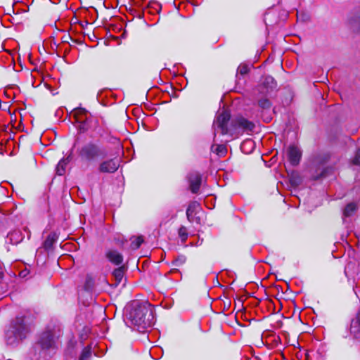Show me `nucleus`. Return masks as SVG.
<instances>
[{"label": "nucleus", "mask_w": 360, "mask_h": 360, "mask_svg": "<svg viewBox=\"0 0 360 360\" xmlns=\"http://www.w3.org/2000/svg\"><path fill=\"white\" fill-rule=\"evenodd\" d=\"M350 333L355 338L360 339V311L356 317L352 321Z\"/></svg>", "instance_id": "nucleus-11"}, {"label": "nucleus", "mask_w": 360, "mask_h": 360, "mask_svg": "<svg viewBox=\"0 0 360 360\" xmlns=\"http://www.w3.org/2000/svg\"><path fill=\"white\" fill-rule=\"evenodd\" d=\"M325 176L324 173L323 172L322 174H321V176Z\"/></svg>", "instance_id": "nucleus-33"}, {"label": "nucleus", "mask_w": 360, "mask_h": 360, "mask_svg": "<svg viewBox=\"0 0 360 360\" xmlns=\"http://www.w3.org/2000/svg\"><path fill=\"white\" fill-rule=\"evenodd\" d=\"M120 167V160L118 158H113L109 160L103 162L99 166V170L105 173H113Z\"/></svg>", "instance_id": "nucleus-7"}, {"label": "nucleus", "mask_w": 360, "mask_h": 360, "mask_svg": "<svg viewBox=\"0 0 360 360\" xmlns=\"http://www.w3.org/2000/svg\"><path fill=\"white\" fill-rule=\"evenodd\" d=\"M266 81L267 83H271L272 84H276V82L274 81V79L273 77H266Z\"/></svg>", "instance_id": "nucleus-28"}, {"label": "nucleus", "mask_w": 360, "mask_h": 360, "mask_svg": "<svg viewBox=\"0 0 360 360\" xmlns=\"http://www.w3.org/2000/svg\"><path fill=\"white\" fill-rule=\"evenodd\" d=\"M79 155L83 160L91 161L99 157H105L106 153L98 145L89 143L81 148Z\"/></svg>", "instance_id": "nucleus-6"}, {"label": "nucleus", "mask_w": 360, "mask_h": 360, "mask_svg": "<svg viewBox=\"0 0 360 360\" xmlns=\"http://www.w3.org/2000/svg\"><path fill=\"white\" fill-rule=\"evenodd\" d=\"M30 330V326L25 318L22 316L16 317L6 333L7 344L10 345L18 344L26 338Z\"/></svg>", "instance_id": "nucleus-3"}, {"label": "nucleus", "mask_w": 360, "mask_h": 360, "mask_svg": "<svg viewBox=\"0 0 360 360\" xmlns=\"http://www.w3.org/2000/svg\"><path fill=\"white\" fill-rule=\"evenodd\" d=\"M62 332L59 326H49L41 334L37 345L43 351L54 349Z\"/></svg>", "instance_id": "nucleus-4"}, {"label": "nucleus", "mask_w": 360, "mask_h": 360, "mask_svg": "<svg viewBox=\"0 0 360 360\" xmlns=\"http://www.w3.org/2000/svg\"><path fill=\"white\" fill-rule=\"evenodd\" d=\"M91 356L90 349L86 347L83 349L79 360H88Z\"/></svg>", "instance_id": "nucleus-21"}, {"label": "nucleus", "mask_w": 360, "mask_h": 360, "mask_svg": "<svg viewBox=\"0 0 360 360\" xmlns=\"http://www.w3.org/2000/svg\"><path fill=\"white\" fill-rule=\"evenodd\" d=\"M179 236L183 243H184L188 238L187 229L185 226H181L179 229Z\"/></svg>", "instance_id": "nucleus-20"}, {"label": "nucleus", "mask_w": 360, "mask_h": 360, "mask_svg": "<svg viewBox=\"0 0 360 360\" xmlns=\"http://www.w3.org/2000/svg\"><path fill=\"white\" fill-rule=\"evenodd\" d=\"M106 257L110 262L115 264V265L122 264L123 261L122 255L115 250H108L106 252Z\"/></svg>", "instance_id": "nucleus-12"}, {"label": "nucleus", "mask_w": 360, "mask_h": 360, "mask_svg": "<svg viewBox=\"0 0 360 360\" xmlns=\"http://www.w3.org/2000/svg\"><path fill=\"white\" fill-rule=\"evenodd\" d=\"M249 71V68L246 65H240L238 68V72L242 75L247 74Z\"/></svg>", "instance_id": "nucleus-24"}, {"label": "nucleus", "mask_w": 360, "mask_h": 360, "mask_svg": "<svg viewBox=\"0 0 360 360\" xmlns=\"http://www.w3.org/2000/svg\"><path fill=\"white\" fill-rule=\"evenodd\" d=\"M255 145V143L252 141V140H246L245 141L243 142L242 145H241V148L243 150H244L245 147L246 146H249L250 148H253Z\"/></svg>", "instance_id": "nucleus-26"}, {"label": "nucleus", "mask_w": 360, "mask_h": 360, "mask_svg": "<svg viewBox=\"0 0 360 360\" xmlns=\"http://www.w3.org/2000/svg\"><path fill=\"white\" fill-rule=\"evenodd\" d=\"M259 105L263 109H267L270 108L271 103L268 99L264 98L259 101Z\"/></svg>", "instance_id": "nucleus-23"}, {"label": "nucleus", "mask_w": 360, "mask_h": 360, "mask_svg": "<svg viewBox=\"0 0 360 360\" xmlns=\"http://www.w3.org/2000/svg\"><path fill=\"white\" fill-rule=\"evenodd\" d=\"M127 319L139 332H144L155 322L153 308L148 302H134L127 309Z\"/></svg>", "instance_id": "nucleus-1"}, {"label": "nucleus", "mask_w": 360, "mask_h": 360, "mask_svg": "<svg viewBox=\"0 0 360 360\" xmlns=\"http://www.w3.org/2000/svg\"><path fill=\"white\" fill-rule=\"evenodd\" d=\"M131 245L130 247L132 250L138 249L143 242V239L141 236H134L130 238Z\"/></svg>", "instance_id": "nucleus-18"}, {"label": "nucleus", "mask_w": 360, "mask_h": 360, "mask_svg": "<svg viewBox=\"0 0 360 360\" xmlns=\"http://www.w3.org/2000/svg\"><path fill=\"white\" fill-rule=\"evenodd\" d=\"M72 115L77 124V128L80 133L87 131L91 128V115L89 111L83 108H76L72 112Z\"/></svg>", "instance_id": "nucleus-5"}, {"label": "nucleus", "mask_w": 360, "mask_h": 360, "mask_svg": "<svg viewBox=\"0 0 360 360\" xmlns=\"http://www.w3.org/2000/svg\"><path fill=\"white\" fill-rule=\"evenodd\" d=\"M211 150L219 157L224 156L227 152V149L224 145H213L211 148Z\"/></svg>", "instance_id": "nucleus-17"}, {"label": "nucleus", "mask_w": 360, "mask_h": 360, "mask_svg": "<svg viewBox=\"0 0 360 360\" xmlns=\"http://www.w3.org/2000/svg\"><path fill=\"white\" fill-rule=\"evenodd\" d=\"M58 235L55 232H52L49 234L46 239L44 242V248L46 250H50L53 248V244L57 241L58 240Z\"/></svg>", "instance_id": "nucleus-15"}, {"label": "nucleus", "mask_w": 360, "mask_h": 360, "mask_svg": "<svg viewBox=\"0 0 360 360\" xmlns=\"http://www.w3.org/2000/svg\"><path fill=\"white\" fill-rule=\"evenodd\" d=\"M352 163L356 165H360V150L356 151L354 158L352 159Z\"/></svg>", "instance_id": "nucleus-25"}, {"label": "nucleus", "mask_w": 360, "mask_h": 360, "mask_svg": "<svg viewBox=\"0 0 360 360\" xmlns=\"http://www.w3.org/2000/svg\"><path fill=\"white\" fill-rule=\"evenodd\" d=\"M3 276H4L3 266H2L1 262H0V279L2 278Z\"/></svg>", "instance_id": "nucleus-31"}, {"label": "nucleus", "mask_w": 360, "mask_h": 360, "mask_svg": "<svg viewBox=\"0 0 360 360\" xmlns=\"http://www.w3.org/2000/svg\"><path fill=\"white\" fill-rule=\"evenodd\" d=\"M186 258L184 255L179 256L172 262V264L176 266H180L186 262Z\"/></svg>", "instance_id": "nucleus-22"}, {"label": "nucleus", "mask_w": 360, "mask_h": 360, "mask_svg": "<svg viewBox=\"0 0 360 360\" xmlns=\"http://www.w3.org/2000/svg\"><path fill=\"white\" fill-rule=\"evenodd\" d=\"M27 269H25V270L21 271L20 272V277H25V276H27Z\"/></svg>", "instance_id": "nucleus-29"}, {"label": "nucleus", "mask_w": 360, "mask_h": 360, "mask_svg": "<svg viewBox=\"0 0 360 360\" xmlns=\"http://www.w3.org/2000/svg\"><path fill=\"white\" fill-rule=\"evenodd\" d=\"M356 22V20H352V21L351 22V24L353 25V26H355Z\"/></svg>", "instance_id": "nucleus-32"}, {"label": "nucleus", "mask_w": 360, "mask_h": 360, "mask_svg": "<svg viewBox=\"0 0 360 360\" xmlns=\"http://www.w3.org/2000/svg\"><path fill=\"white\" fill-rule=\"evenodd\" d=\"M124 269L122 267L117 268L114 270L112 274L117 283H120L124 277Z\"/></svg>", "instance_id": "nucleus-19"}, {"label": "nucleus", "mask_w": 360, "mask_h": 360, "mask_svg": "<svg viewBox=\"0 0 360 360\" xmlns=\"http://www.w3.org/2000/svg\"><path fill=\"white\" fill-rule=\"evenodd\" d=\"M23 231L27 233V238H30L31 236L30 231L27 227H25Z\"/></svg>", "instance_id": "nucleus-30"}, {"label": "nucleus", "mask_w": 360, "mask_h": 360, "mask_svg": "<svg viewBox=\"0 0 360 360\" xmlns=\"http://www.w3.org/2000/svg\"><path fill=\"white\" fill-rule=\"evenodd\" d=\"M91 283H92V279L90 277H88L86 278V288L87 289H89L91 288Z\"/></svg>", "instance_id": "nucleus-27"}, {"label": "nucleus", "mask_w": 360, "mask_h": 360, "mask_svg": "<svg viewBox=\"0 0 360 360\" xmlns=\"http://www.w3.org/2000/svg\"><path fill=\"white\" fill-rule=\"evenodd\" d=\"M70 160V156L67 157L66 158H63L60 160V162L58 163L56 166V173L58 175H63L65 172V167L66 165L69 163Z\"/></svg>", "instance_id": "nucleus-16"}, {"label": "nucleus", "mask_w": 360, "mask_h": 360, "mask_svg": "<svg viewBox=\"0 0 360 360\" xmlns=\"http://www.w3.org/2000/svg\"><path fill=\"white\" fill-rule=\"evenodd\" d=\"M24 237L25 236L20 230H13L8 233L6 242L12 245H17L23 240Z\"/></svg>", "instance_id": "nucleus-10"}, {"label": "nucleus", "mask_w": 360, "mask_h": 360, "mask_svg": "<svg viewBox=\"0 0 360 360\" xmlns=\"http://www.w3.org/2000/svg\"><path fill=\"white\" fill-rule=\"evenodd\" d=\"M190 188L193 193H197L200 189L202 178L199 173L193 172L188 176Z\"/></svg>", "instance_id": "nucleus-9"}, {"label": "nucleus", "mask_w": 360, "mask_h": 360, "mask_svg": "<svg viewBox=\"0 0 360 360\" xmlns=\"http://www.w3.org/2000/svg\"><path fill=\"white\" fill-rule=\"evenodd\" d=\"M357 210V205L354 202H350L347 204L343 210V221H345V219L347 217H350L354 214Z\"/></svg>", "instance_id": "nucleus-13"}, {"label": "nucleus", "mask_w": 360, "mask_h": 360, "mask_svg": "<svg viewBox=\"0 0 360 360\" xmlns=\"http://www.w3.org/2000/svg\"><path fill=\"white\" fill-rule=\"evenodd\" d=\"M199 208L200 204L196 201L191 202L188 205V208L186 210V216L188 221H193V216L195 214L197 210H198Z\"/></svg>", "instance_id": "nucleus-14"}, {"label": "nucleus", "mask_w": 360, "mask_h": 360, "mask_svg": "<svg viewBox=\"0 0 360 360\" xmlns=\"http://www.w3.org/2000/svg\"><path fill=\"white\" fill-rule=\"evenodd\" d=\"M230 113L226 110H222L217 112L216 119L213 123V129L214 135L217 132L221 134H227L231 133L232 130H236L238 128L243 131H252L254 129V124L244 117H238L232 122V128H229L228 124L230 120Z\"/></svg>", "instance_id": "nucleus-2"}, {"label": "nucleus", "mask_w": 360, "mask_h": 360, "mask_svg": "<svg viewBox=\"0 0 360 360\" xmlns=\"http://www.w3.org/2000/svg\"><path fill=\"white\" fill-rule=\"evenodd\" d=\"M287 155L288 160L292 165L295 166L299 164L301 158V152L297 147L295 146H290L288 148Z\"/></svg>", "instance_id": "nucleus-8"}]
</instances>
